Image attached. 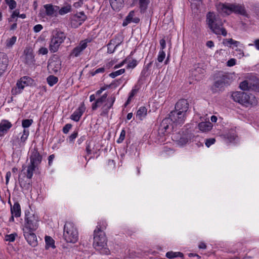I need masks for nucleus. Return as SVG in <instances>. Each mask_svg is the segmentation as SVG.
Segmentation results:
<instances>
[{
	"label": "nucleus",
	"instance_id": "obj_1",
	"mask_svg": "<svg viewBox=\"0 0 259 259\" xmlns=\"http://www.w3.org/2000/svg\"><path fill=\"white\" fill-rule=\"evenodd\" d=\"M29 159L30 163L27 166L23 165L21 171H24L26 168V171L24 172V175L27 177V179H31L33 172L36 169H38L42 160V156L38 152V149L34 147L31 150Z\"/></svg>",
	"mask_w": 259,
	"mask_h": 259
},
{
	"label": "nucleus",
	"instance_id": "obj_2",
	"mask_svg": "<svg viewBox=\"0 0 259 259\" xmlns=\"http://www.w3.org/2000/svg\"><path fill=\"white\" fill-rule=\"evenodd\" d=\"M103 229L104 227H101L99 223L94 232L93 246L100 253L108 254L110 250L107 248V239Z\"/></svg>",
	"mask_w": 259,
	"mask_h": 259
},
{
	"label": "nucleus",
	"instance_id": "obj_3",
	"mask_svg": "<svg viewBox=\"0 0 259 259\" xmlns=\"http://www.w3.org/2000/svg\"><path fill=\"white\" fill-rule=\"evenodd\" d=\"M206 22L208 27L215 34L224 36L227 35V31L223 26L222 19L214 12H209L207 14Z\"/></svg>",
	"mask_w": 259,
	"mask_h": 259
},
{
	"label": "nucleus",
	"instance_id": "obj_4",
	"mask_svg": "<svg viewBox=\"0 0 259 259\" xmlns=\"http://www.w3.org/2000/svg\"><path fill=\"white\" fill-rule=\"evenodd\" d=\"M232 82V77L228 73L219 72L216 74L215 81L211 87L213 93L218 91H223L225 87H227Z\"/></svg>",
	"mask_w": 259,
	"mask_h": 259
},
{
	"label": "nucleus",
	"instance_id": "obj_5",
	"mask_svg": "<svg viewBox=\"0 0 259 259\" xmlns=\"http://www.w3.org/2000/svg\"><path fill=\"white\" fill-rule=\"evenodd\" d=\"M219 8L221 10V12L227 15L235 13L246 17L248 16L244 5L239 4H220Z\"/></svg>",
	"mask_w": 259,
	"mask_h": 259
},
{
	"label": "nucleus",
	"instance_id": "obj_6",
	"mask_svg": "<svg viewBox=\"0 0 259 259\" xmlns=\"http://www.w3.org/2000/svg\"><path fill=\"white\" fill-rule=\"evenodd\" d=\"M63 238L68 243H75L78 239V231L73 223L66 222L64 227Z\"/></svg>",
	"mask_w": 259,
	"mask_h": 259
},
{
	"label": "nucleus",
	"instance_id": "obj_7",
	"mask_svg": "<svg viewBox=\"0 0 259 259\" xmlns=\"http://www.w3.org/2000/svg\"><path fill=\"white\" fill-rule=\"evenodd\" d=\"M232 99L236 102L248 106L249 105H254L256 104V100L254 96L249 95L242 92H235L231 95Z\"/></svg>",
	"mask_w": 259,
	"mask_h": 259
},
{
	"label": "nucleus",
	"instance_id": "obj_8",
	"mask_svg": "<svg viewBox=\"0 0 259 259\" xmlns=\"http://www.w3.org/2000/svg\"><path fill=\"white\" fill-rule=\"evenodd\" d=\"M66 38L64 32L56 30L53 34L49 46V49L51 53L58 51L60 45L63 43Z\"/></svg>",
	"mask_w": 259,
	"mask_h": 259
},
{
	"label": "nucleus",
	"instance_id": "obj_9",
	"mask_svg": "<svg viewBox=\"0 0 259 259\" xmlns=\"http://www.w3.org/2000/svg\"><path fill=\"white\" fill-rule=\"evenodd\" d=\"M24 227L23 230L35 231L38 227V218L29 211H25Z\"/></svg>",
	"mask_w": 259,
	"mask_h": 259
},
{
	"label": "nucleus",
	"instance_id": "obj_10",
	"mask_svg": "<svg viewBox=\"0 0 259 259\" xmlns=\"http://www.w3.org/2000/svg\"><path fill=\"white\" fill-rule=\"evenodd\" d=\"M191 74L195 80H200L206 72V66L203 63H197L193 65L190 70Z\"/></svg>",
	"mask_w": 259,
	"mask_h": 259
},
{
	"label": "nucleus",
	"instance_id": "obj_11",
	"mask_svg": "<svg viewBox=\"0 0 259 259\" xmlns=\"http://www.w3.org/2000/svg\"><path fill=\"white\" fill-rule=\"evenodd\" d=\"M168 115L169 117L167 118L169 119L170 121L176 125L183 124L186 117V115L182 113V112L178 111L176 109L171 111Z\"/></svg>",
	"mask_w": 259,
	"mask_h": 259
},
{
	"label": "nucleus",
	"instance_id": "obj_12",
	"mask_svg": "<svg viewBox=\"0 0 259 259\" xmlns=\"http://www.w3.org/2000/svg\"><path fill=\"white\" fill-rule=\"evenodd\" d=\"M24 63L28 66L34 65L35 63V56L32 48L30 47H26L24 50Z\"/></svg>",
	"mask_w": 259,
	"mask_h": 259
},
{
	"label": "nucleus",
	"instance_id": "obj_13",
	"mask_svg": "<svg viewBox=\"0 0 259 259\" xmlns=\"http://www.w3.org/2000/svg\"><path fill=\"white\" fill-rule=\"evenodd\" d=\"M29 135V131L27 129H24L22 136L19 139L17 137L16 139L12 140L11 142L13 146H16L18 148L23 147L25 145L26 141L27 140Z\"/></svg>",
	"mask_w": 259,
	"mask_h": 259
},
{
	"label": "nucleus",
	"instance_id": "obj_14",
	"mask_svg": "<svg viewBox=\"0 0 259 259\" xmlns=\"http://www.w3.org/2000/svg\"><path fill=\"white\" fill-rule=\"evenodd\" d=\"M90 42H91V40L89 39L81 40L79 45L72 50L70 56L73 57L79 56L81 52L87 47L88 43Z\"/></svg>",
	"mask_w": 259,
	"mask_h": 259
},
{
	"label": "nucleus",
	"instance_id": "obj_15",
	"mask_svg": "<svg viewBox=\"0 0 259 259\" xmlns=\"http://www.w3.org/2000/svg\"><path fill=\"white\" fill-rule=\"evenodd\" d=\"M34 231L23 230V235L28 243L32 247L37 245V240Z\"/></svg>",
	"mask_w": 259,
	"mask_h": 259
},
{
	"label": "nucleus",
	"instance_id": "obj_16",
	"mask_svg": "<svg viewBox=\"0 0 259 259\" xmlns=\"http://www.w3.org/2000/svg\"><path fill=\"white\" fill-rule=\"evenodd\" d=\"M171 125L172 124L169 119L167 117L165 118L162 120L160 123L158 130V134L160 136H165L169 133L168 130L169 127V125Z\"/></svg>",
	"mask_w": 259,
	"mask_h": 259
},
{
	"label": "nucleus",
	"instance_id": "obj_17",
	"mask_svg": "<svg viewBox=\"0 0 259 259\" xmlns=\"http://www.w3.org/2000/svg\"><path fill=\"white\" fill-rule=\"evenodd\" d=\"M87 19V17L83 12L77 13L72 16V24H73L74 25H76L75 27H76L78 25H81Z\"/></svg>",
	"mask_w": 259,
	"mask_h": 259
},
{
	"label": "nucleus",
	"instance_id": "obj_18",
	"mask_svg": "<svg viewBox=\"0 0 259 259\" xmlns=\"http://www.w3.org/2000/svg\"><path fill=\"white\" fill-rule=\"evenodd\" d=\"M189 107L188 101L185 99L179 100L176 104L175 109L178 111H181L182 113L186 115Z\"/></svg>",
	"mask_w": 259,
	"mask_h": 259
},
{
	"label": "nucleus",
	"instance_id": "obj_19",
	"mask_svg": "<svg viewBox=\"0 0 259 259\" xmlns=\"http://www.w3.org/2000/svg\"><path fill=\"white\" fill-rule=\"evenodd\" d=\"M115 99V97L112 96L107 99V103H105L102 107V111L100 114L101 116H104L108 115L110 109L113 107Z\"/></svg>",
	"mask_w": 259,
	"mask_h": 259
},
{
	"label": "nucleus",
	"instance_id": "obj_20",
	"mask_svg": "<svg viewBox=\"0 0 259 259\" xmlns=\"http://www.w3.org/2000/svg\"><path fill=\"white\" fill-rule=\"evenodd\" d=\"M61 68V61L59 60L49 62L48 69L52 73L56 74Z\"/></svg>",
	"mask_w": 259,
	"mask_h": 259
},
{
	"label": "nucleus",
	"instance_id": "obj_21",
	"mask_svg": "<svg viewBox=\"0 0 259 259\" xmlns=\"http://www.w3.org/2000/svg\"><path fill=\"white\" fill-rule=\"evenodd\" d=\"M85 107L83 102L81 103L79 107L70 116V119L75 121H78L85 111Z\"/></svg>",
	"mask_w": 259,
	"mask_h": 259
},
{
	"label": "nucleus",
	"instance_id": "obj_22",
	"mask_svg": "<svg viewBox=\"0 0 259 259\" xmlns=\"http://www.w3.org/2000/svg\"><path fill=\"white\" fill-rule=\"evenodd\" d=\"M12 127V124L8 120L3 119L0 123V137L4 136Z\"/></svg>",
	"mask_w": 259,
	"mask_h": 259
},
{
	"label": "nucleus",
	"instance_id": "obj_23",
	"mask_svg": "<svg viewBox=\"0 0 259 259\" xmlns=\"http://www.w3.org/2000/svg\"><path fill=\"white\" fill-rule=\"evenodd\" d=\"M18 182L20 186L22 189L28 190L31 187V179H27L25 175L23 178H20V176H19L18 178Z\"/></svg>",
	"mask_w": 259,
	"mask_h": 259
},
{
	"label": "nucleus",
	"instance_id": "obj_24",
	"mask_svg": "<svg viewBox=\"0 0 259 259\" xmlns=\"http://www.w3.org/2000/svg\"><path fill=\"white\" fill-rule=\"evenodd\" d=\"M46 12L45 15L52 16L54 13L59 9L58 6H54L52 4H46L44 6Z\"/></svg>",
	"mask_w": 259,
	"mask_h": 259
},
{
	"label": "nucleus",
	"instance_id": "obj_25",
	"mask_svg": "<svg viewBox=\"0 0 259 259\" xmlns=\"http://www.w3.org/2000/svg\"><path fill=\"white\" fill-rule=\"evenodd\" d=\"M110 4L112 9L119 11L124 6L123 0H109Z\"/></svg>",
	"mask_w": 259,
	"mask_h": 259
},
{
	"label": "nucleus",
	"instance_id": "obj_26",
	"mask_svg": "<svg viewBox=\"0 0 259 259\" xmlns=\"http://www.w3.org/2000/svg\"><path fill=\"white\" fill-rule=\"evenodd\" d=\"M11 214L15 215L16 218H19L21 216V206L19 203L15 202L13 205L11 204Z\"/></svg>",
	"mask_w": 259,
	"mask_h": 259
},
{
	"label": "nucleus",
	"instance_id": "obj_27",
	"mask_svg": "<svg viewBox=\"0 0 259 259\" xmlns=\"http://www.w3.org/2000/svg\"><path fill=\"white\" fill-rule=\"evenodd\" d=\"M8 65V60L7 56L2 54H0V72L3 74L6 70Z\"/></svg>",
	"mask_w": 259,
	"mask_h": 259
},
{
	"label": "nucleus",
	"instance_id": "obj_28",
	"mask_svg": "<svg viewBox=\"0 0 259 259\" xmlns=\"http://www.w3.org/2000/svg\"><path fill=\"white\" fill-rule=\"evenodd\" d=\"M200 131L204 132L210 131L212 127V124L210 122H201L198 124Z\"/></svg>",
	"mask_w": 259,
	"mask_h": 259
},
{
	"label": "nucleus",
	"instance_id": "obj_29",
	"mask_svg": "<svg viewBox=\"0 0 259 259\" xmlns=\"http://www.w3.org/2000/svg\"><path fill=\"white\" fill-rule=\"evenodd\" d=\"M250 90L259 92V79L255 77L254 79H250Z\"/></svg>",
	"mask_w": 259,
	"mask_h": 259
},
{
	"label": "nucleus",
	"instance_id": "obj_30",
	"mask_svg": "<svg viewBox=\"0 0 259 259\" xmlns=\"http://www.w3.org/2000/svg\"><path fill=\"white\" fill-rule=\"evenodd\" d=\"M139 8L141 13H145L147 9L149 0H139Z\"/></svg>",
	"mask_w": 259,
	"mask_h": 259
},
{
	"label": "nucleus",
	"instance_id": "obj_31",
	"mask_svg": "<svg viewBox=\"0 0 259 259\" xmlns=\"http://www.w3.org/2000/svg\"><path fill=\"white\" fill-rule=\"evenodd\" d=\"M184 254L181 252H174L172 251H168L165 254V256L168 258H174L175 257H184Z\"/></svg>",
	"mask_w": 259,
	"mask_h": 259
},
{
	"label": "nucleus",
	"instance_id": "obj_32",
	"mask_svg": "<svg viewBox=\"0 0 259 259\" xmlns=\"http://www.w3.org/2000/svg\"><path fill=\"white\" fill-rule=\"evenodd\" d=\"M45 242L46 249H47L50 247H52L53 248H55L56 247L55 245V241L51 237L46 236L45 237Z\"/></svg>",
	"mask_w": 259,
	"mask_h": 259
},
{
	"label": "nucleus",
	"instance_id": "obj_33",
	"mask_svg": "<svg viewBox=\"0 0 259 259\" xmlns=\"http://www.w3.org/2000/svg\"><path fill=\"white\" fill-rule=\"evenodd\" d=\"M135 16V12L134 11H131L128 14V15L125 17L122 23L123 26H126L128 24L131 23L133 21V17Z\"/></svg>",
	"mask_w": 259,
	"mask_h": 259
},
{
	"label": "nucleus",
	"instance_id": "obj_34",
	"mask_svg": "<svg viewBox=\"0 0 259 259\" xmlns=\"http://www.w3.org/2000/svg\"><path fill=\"white\" fill-rule=\"evenodd\" d=\"M20 82H17L16 86L12 88L11 90V94L13 95H17L20 94L22 91L24 89L23 86H20Z\"/></svg>",
	"mask_w": 259,
	"mask_h": 259
},
{
	"label": "nucleus",
	"instance_id": "obj_35",
	"mask_svg": "<svg viewBox=\"0 0 259 259\" xmlns=\"http://www.w3.org/2000/svg\"><path fill=\"white\" fill-rule=\"evenodd\" d=\"M105 101L100 97L95 100V102L92 105V109L96 110L98 107H101Z\"/></svg>",
	"mask_w": 259,
	"mask_h": 259
},
{
	"label": "nucleus",
	"instance_id": "obj_36",
	"mask_svg": "<svg viewBox=\"0 0 259 259\" xmlns=\"http://www.w3.org/2000/svg\"><path fill=\"white\" fill-rule=\"evenodd\" d=\"M30 80V77L25 76L20 78V79L18 80L17 82H20V86H23L24 88L25 86L28 85Z\"/></svg>",
	"mask_w": 259,
	"mask_h": 259
},
{
	"label": "nucleus",
	"instance_id": "obj_37",
	"mask_svg": "<svg viewBox=\"0 0 259 259\" xmlns=\"http://www.w3.org/2000/svg\"><path fill=\"white\" fill-rule=\"evenodd\" d=\"M250 79L245 80L240 83V88L243 91L250 90Z\"/></svg>",
	"mask_w": 259,
	"mask_h": 259
},
{
	"label": "nucleus",
	"instance_id": "obj_38",
	"mask_svg": "<svg viewBox=\"0 0 259 259\" xmlns=\"http://www.w3.org/2000/svg\"><path fill=\"white\" fill-rule=\"evenodd\" d=\"M71 11V6L67 5L59 9L58 13L59 15H63Z\"/></svg>",
	"mask_w": 259,
	"mask_h": 259
},
{
	"label": "nucleus",
	"instance_id": "obj_39",
	"mask_svg": "<svg viewBox=\"0 0 259 259\" xmlns=\"http://www.w3.org/2000/svg\"><path fill=\"white\" fill-rule=\"evenodd\" d=\"M18 236L17 233H14L9 235H6L5 236V240L9 242H13L15 241L16 238Z\"/></svg>",
	"mask_w": 259,
	"mask_h": 259
},
{
	"label": "nucleus",
	"instance_id": "obj_40",
	"mask_svg": "<svg viewBox=\"0 0 259 259\" xmlns=\"http://www.w3.org/2000/svg\"><path fill=\"white\" fill-rule=\"evenodd\" d=\"M147 109L145 107H141L137 111L136 116L141 118L142 117L147 115Z\"/></svg>",
	"mask_w": 259,
	"mask_h": 259
},
{
	"label": "nucleus",
	"instance_id": "obj_41",
	"mask_svg": "<svg viewBox=\"0 0 259 259\" xmlns=\"http://www.w3.org/2000/svg\"><path fill=\"white\" fill-rule=\"evenodd\" d=\"M47 80L49 85L53 86L58 82V78L54 75H50L48 77Z\"/></svg>",
	"mask_w": 259,
	"mask_h": 259
},
{
	"label": "nucleus",
	"instance_id": "obj_42",
	"mask_svg": "<svg viewBox=\"0 0 259 259\" xmlns=\"http://www.w3.org/2000/svg\"><path fill=\"white\" fill-rule=\"evenodd\" d=\"M191 137H192L191 135L182 137L180 138V139L179 141V142L182 145H185L187 143H188V142L189 141H191Z\"/></svg>",
	"mask_w": 259,
	"mask_h": 259
},
{
	"label": "nucleus",
	"instance_id": "obj_43",
	"mask_svg": "<svg viewBox=\"0 0 259 259\" xmlns=\"http://www.w3.org/2000/svg\"><path fill=\"white\" fill-rule=\"evenodd\" d=\"M125 71V69H121L116 71L110 73L109 74V76L112 78H114L116 76L124 73Z\"/></svg>",
	"mask_w": 259,
	"mask_h": 259
},
{
	"label": "nucleus",
	"instance_id": "obj_44",
	"mask_svg": "<svg viewBox=\"0 0 259 259\" xmlns=\"http://www.w3.org/2000/svg\"><path fill=\"white\" fill-rule=\"evenodd\" d=\"M32 119H23L22 121V126L24 128L29 127L33 123Z\"/></svg>",
	"mask_w": 259,
	"mask_h": 259
},
{
	"label": "nucleus",
	"instance_id": "obj_45",
	"mask_svg": "<svg viewBox=\"0 0 259 259\" xmlns=\"http://www.w3.org/2000/svg\"><path fill=\"white\" fill-rule=\"evenodd\" d=\"M16 40L17 37L16 36H13L11 38L8 39L6 40V46L8 48L12 47L16 42Z\"/></svg>",
	"mask_w": 259,
	"mask_h": 259
},
{
	"label": "nucleus",
	"instance_id": "obj_46",
	"mask_svg": "<svg viewBox=\"0 0 259 259\" xmlns=\"http://www.w3.org/2000/svg\"><path fill=\"white\" fill-rule=\"evenodd\" d=\"M223 43L224 45L228 46V44L233 45L237 46L238 41L233 40L232 38L225 39L223 40Z\"/></svg>",
	"mask_w": 259,
	"mask_h": 259
},
{
	"label": "nucleus",
	"instance_id": "obj_47",
	"mask_svg": "<svg viewBox=\"0 0 259 259\" xmlns=\"http://www.w3.org/2000/svg\"><path fill=\"white\" fill-rule=\"evenodd\" d=\"M7 5H8L10 10H13L16 8L17 3L15 0H5Z\"/></svg>",
	"mask_w": 259,
	"mask_h": 259
},
{
	"label": "nucleus",
	"instance_id": "obj_48",
	"mask_svg": "<svg viewBox=\"0 0 259 259\" xmlns=\"http://www.w3.org/2000/svg\"><path fill=\"white\" fill-rule=\"evenodd\" d=\"M113 40H111L110 42L107 45L108 50H107V53L109 54H112L113 53L116 49L117 48V47L120 44V43H118L113 48L111 47L112 46V41Z\"/></svg>",
	"mask_w": 259,
	"mask_h": 259
},
{
	"label": "nucleus",
	"instance_id": "obj_49",
	"mask_svg": "<svg viewBox=\"0 0 259 259\" xmlns=\"http://www.w3.org/2000/svg\"><path fill=\"white\" fill-rule=\"evenodd\" d=\"M140 89V85H139L138 84L135 85L134 87L129 94V95L131 96V97H134L138 93Z\"/></svg>",
	"mask_w": 259,
	"mask_h": 259
},
{
	"label": "nucleus",
	"instance_id": "obj_50",
	"mask_svg": "<svg viewBox=\"0 0 259 259\" xmlns=\"http://www.w3.org/2000/svg\"><path fill=\"white\" fill-rule=\"evenodd\" d=\"M121 79H115V80H113L110 84H107V87L110 88H115L121 83Z\"/></svg>",
	"mask_w": 259,
	"mask_h": 259
},
{
	"label": "nucleus",
	"instance_id": "obj_51",
	"mask_svg": "<svg viewBox=\"0 0 259 259\" xmlns=\"http://www.w3.org/2000/svg\"><path fill=\"white\" fill-rule=\"evenodd\" d=\"M78 136V131H74L70 136H69L68 139L70 143H74V140L77 138Z\"/></svg>",
	"mask_w": 259,
	"mask_h": 259
},
{
	"label": "nucleus",
	"instance_id": "obj_52",
	"mask_svg": "<svg viewBox=\"0 0 259 259\" xmlns=\"http://www.w3.org/2000/svg\"><path fill=\"white\" fill-rule=\"evenodd\" d=\"M105 71V67H100V68H99L96 69L95 71L93 70L90 73L92 76H94L98 73H103Z\"/></svg>",
	"mask_w": 259,
	"mask_h": 259
},
{
	"label": "nucleus",
	"instance_id": "obj_53",
	"mask_svg": "<svg viewBox=\"0 0 259 259\" xmlns=\"http://www.w3.org/2000/svg\"><path fill=\"white\" fill-rule=\"evenodd\" d=\"M165 57V53L163 50H160L157 57V60L159 62H162Z\"/></svg>",
	"mask_w": 259,
	"mask_h": 259
},
{
	"label": "nucleus",
	"instance_id": "obj_54",
	"mask_svg": "<svg viewBox=\"0 0 259 259\" xmlns=\"http://www.w3.org/2000/svg\"><path fill=\"white\" fill-rule=\"evenodd\" d=\"M138 64V62L136 59H133L131 61H130L126 66L127 69L134 68Z\"/></svg>",
	"mask_w": 259,
	"mask_h": 259
},
{
	"label": "nucleus",
	"instance_id": "obj_55",
	"mask_svg": "<svg viewBox=\"0 0 259 259\" xmlns=\"http://www.w3.org/2000/svg\"><path fill=\"white\" fill-rule=\"evenodd\" d=\"M91 141H86V147H85V151L87 154L89 155L92 154V149L91 148Z\"/></svg>",
	"mask_w": 259,
	"mask_h": 259
},
{
	"label": "nucleus",
	"instance_id": "obj_56",
	"mask_svg": "<svg viewBox=\"0 0 259 259\" xmlns=\"http://www.w3.org/2000/svg\"><path fill=\"white\" fill-rule=\"evenodd\" d=\"M215 142L214 138L206 139L205 140V144L206 147H209L211 145L213 144Z\"/></svg>",
	"mask_w": 259,
	"mask_h": 259
},
{
	"label": "nucleus",
	"instance_id": "obj_57",
	"mask_svg": "<svg viewBox=\"0 0 259 259\" xmlns=\"http://www.w3.org/2000/svg\"><path fill=\"white\" fill-rule=\"evenodd\" d=\"M72 125L70 123H67L63 127L62 131L64 134H67L69 130L72 128Z\"/></svg>",
	"mask_w": 259,
	"mask_h": 259
},
{
	"label": "nucleus",
	"instance_id": "obj_58",
	"mask_svg": "<svg viewBox=\"0 0 259 259\" xmlns=\"http://www.w3.org/2000/svg\"><path fill=\"white\" fill-rule=\"evenodd\" d=\"M125 131L124 130H122V131L120 133V135L119 136V139L117 140V142L118 143H120L123 142L124 140L125 137Z\"/></svg>",
	"mask_w": 259,
	"mask_h": 259
},
{
	"label": "nucleus",
	"instance_id": "obj_59",
	"mask_svg": "<svg viewBox=\"0 0 259 259\" xmlns=\"http://www.w3.org/2000/svg\"><path fill=\"white\" fill-rule=\"evenodd\" d=\"M48 53V50L47 48L41 47L38 51V54L41 55H46Z\"/></svg>",
	"mask_w": 259,
	"mask_h": 259
},
{
	"label": "nucleus",
	"instance_id": "obj_60",
	"mask_svg": "<svg viewBox=\"0 0 259 259\" xmlns=\"http://www.w3.org/2000/svg\"><path fill=\"white\" fill-rule=\"evenodd\" d=\"M109 88L107 87V84L101 87L100 90L96 92V96H99L104 91Z\"/></svg>",
	"mask_w": 259,
	"mask_h": 259
},
{
	"label": "nucleus",
	"instance_id": "obj_61",
	"mask_svg": "<svg viewBox=\"0 0 259 259\" xmlns=\"http://www.w3.org/2000/svg\"><path fill=\"white\" fill-rule=\"evenodd\" d=\"M236 59H233V58L230 59V60H229L227 61V65L228 66H229V67L233 66L234 65H235L236 64Z\"/></svg>",
	"mask_w": 259,
	"mask_h": 259
},
{
	"label": "nucleus",
	"instance_id": "obj_62",
	"mask_svg": "<svg viewBox=\"0 0 259 259\" xmlns=\"http://www.w3.org/2000/svg\"><path fill=\"white\" fill-rule=\"evenodd\" d=\"M43 28L41 24H37L33 27V30L35 32H38L41 30Z\"/></svg>",
	"mask_w": 259,
	"mask_h": 259
},
{
	"label": "nucleus",
	"instance_id": "obj_63",
	"mask_svg": "<svg viewBox=\"0 0 259 259\" xmlns=\"http://www.w3.org/2000/svg\"><path fill=\"white\" fill-rule=\"evenodd\" d=\"M160 50H163L166 47V41L164 38L160 40Z\"/></svg>",
	"mask_w": 259,
	"mask_h": 259
},
{
	"label": "nucleus",
	"instance_id": "obj_64",
	"mask_svg": "<svg viewBox=\"0 0 259 259\" xmlns=\"http://www.w3.org/2000/svg\"><path fill=\"white\" fill-rule=\"evenodd\" d=\"M115 63L114 61L111 60L108 63H106L103 67H105L106 69H109L111 68Z\"/></svg>",
	"mask_w": 259,
	"mask_h": 259
}]
</instances>
